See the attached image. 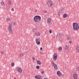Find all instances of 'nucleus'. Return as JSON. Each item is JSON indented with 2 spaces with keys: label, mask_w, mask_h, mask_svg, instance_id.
<instances>
[{
  "label": "nucleus",
  "mask_w": 79,
  "mask_h": 79,
  "mask_svg": "<svg viewBox=\"0 0 79 79\" xmlns=\"http://www.w3.org/2000/svg\"><path fill=\"white\" fill-rule=\"evenodd\" d=\"M37 63H38V64H40H40H42V63H41V62L39 60H37Z\"/></svg>",
  "instance_id": "obj_14"
},
{
  "label": "nucleus",
  "mask_w": 79,
  "mask_h": 79,
  "mask_svg": "<svg viewBox=\"0 0 79 79\" xmlns=\"http://www.w3.org/2000/svg\"><path fill=\"white\" fill-rule=\"evenodd\" d=\"M14 65H15V63H11V66H14Z\"/></svg>",
  "instance_id": "obj_23"
},
{
  "label": "nucleus",
  "mask_w": 79,
  "mask_h": 79,
  "mask_svg": "<svg viewBox=\"0 0 79 79\" xmlns=\"http://www.w3.org/2000/svg\"><path fill=\"white\" fill-rule=\"evenodd\" d=\"M11 10L12 11H14V8H12V9H11Z\"/></svg>",
  "instance_id": "obj_30"
},
{
  "label": "nucleus",
  "mask_w": 79,
  "mask_h": 79,
  "mask_svg": "<svg viewBox=\"0 0 79 79\" xmlns=\"http://www.w3.org/2000/svg\"><path fill=\"white\" fill-rule=\"evenodd\" d=\"M11 29H12V28L11 27V25L9 24V25L8 30L9 31H10V33H12L13 31H11Z\"/></svg>",
  "instance_id": "obj_5"
},
{
  "label": "nucleus",
  "mask_w": 79,
  "mask_h": 79,
  "mask_svg": "<svg viewBox=\"0 0 79 79\" xmlns=\"http://www.w3.org/2000/svg\"><path fill=\"white\" fill-rule=\"evenodd\" d=\"M77 23H73V30H78V28H77Z\"/></svg>",
  "instance_id": "obj_2"
},
{
  "label": "nucleus",
  "mask_w": 79,
  "mask_h": 79,
  "mask_svg": "<svg viewBox=\"0 0 79 79\" xmlns=\"http://www.w3.org/2000/svg\"><path fill=\"white\" fill-rule=\"evenodd\" d=\"M35 35L36 36H39L40 35V33H39L38 32L37 33H35Z\"/></svg>",
  "instance_id": "obj_13"
},
{
  "label": "nucleus",
  "mask_w": 79,
  "mask_h": 79,
  "mask_svg": "<svg viewBox=\"0 0 79 79\" xmlns=\"http://www.w3.org/2000/svg\"><path fill=\"white\" fill-rule=\"evenodd\" d=\"M62 76H64V75H62Z\"/></svg>",
  "instance_id": "obj_48"
},
{
  "label": "nucleus",
  "mask_w": 79,
  "mask_h": 79,
  "mask_svg": "<svg viewBox=\"0 0 79 79\" xmlns=\"http://www.w3.org/2000/svg\"><path fill=\"white\" fill-rule=\"evenodd\" d=\"M69 48V47L68 46V45H66L65 46V49H64V51L65 52H67V50Z\"/></svg>",
  "instance_id": "obj_9"
},
{
  "label": "nucleus",
  "mask_w": 79,
  "mask_h": 79,
  "mask_svg": "<svg viewBox=\"0 0 79 79\" xmlns=\"http://www.w3.org/2000/svg\"><path fill=\"white\" fill-rule=\"evenodd\" d=\"M40 50H42V48L41 47L40 48Z\"/></svg>",
  "instance_id": "obj_39"
},
{
  "label": "nucleus",
  "mask_w": 79,
  "mask_h": 79,
  "mask_svg": "<svg viewBox=\"0 0 79 79\" xmlns=\"http://www.w3.org/2000/svg\"><path fill=\"white\" fill-rule=\"evenodd\" d=\"M69 44H71V43H72V42L71 41H70L69 42Z\"/></svg>",
  "instance_id": "obj_35"
},
{
  "label": "nucleus",
  "mask_w": 79,
  "mask_h": 79,
  "mask_svg": "<svg viewBox=\"0 0 79 79\" xmlns=\"http://www.w3.org/2000/svg\"><path fill=\"white\" fill-rule=\"evenodd\" d=\"M32 60H35V58H32Z\"/></svg>",
  "instance_id": "obj_41"
},
{
  "label": "nucleus",
  "mask_w": 79,
  "mask_h": 79,
  "mask_svg": "<svg viewBox=\"0 0 79 79\" xmlns=\"http://www.w3.org/2000/svg\"><path fill=\"white\" fill-rule=\"evenodd\" d=\"M69 40H71V39H72V38H71V37H70L69 38Z\"/></svg>",
  "instance_id": "obj_32"
},
{
  "label": "nucleus",
  "mask_w": 79,
  "mask_h": 79,
  "mask_svg": "<svg viewBox=\"0 0 79 79\" xmlns=\"http://www.w3.org/2000/svg\"><path fill=\"white\" fill-rule=\"evenodd\" d=\"M35 41L37 45H40V42L39 41V40L36 39Z\"/></svg>",
  "instance_id": "obj_8"
},
{
  "label": "nucleus",
  "mask_w": 79,
  "mask_h": 79,
  "mask_svg": "<svg viewBox=\"0 0 79 79\" xmlns=\"http://www.w3.org/2000/svg\"><path fill=\"white\" fill-rule=\"evenodd\" d=\"M67 16H68V15L66 14H65L63 15V17H64V18H66Z\"/></svg>",
  "instance_id": "obj_17"
},
{
  "label": "nucleus",
  "mask_w": 79,
  "mask_h": 79,
  "mask_svg": "<svg viewBox=\"0 0 79 79\" xmlns=\"http://www.w3.org/2000/svg\"><path fill=\"white\" fill-rule=\"evenodd\" d=\"M41 73L42 74H44V71H43L42 72H41Z\"/></svg>",
  "instance_id": "obj_34"
},
{
  "label": "nucleus",
  "mask_w": 79,
  "mask_h": 79,
  "mask_svg": "<svg viewBox=\"0 0 79 79\" xmlns=\"http://www.w3.org/2000/svg\"><path fill=\"white\" fill-rule=\"evenodd\" d=\"M78 71L79 72V67H78Z\"/></svg>",
  "instance_id": "obj_46"
},
{
  "label": "nucleus",
  "mask_w": 79,
  "mask_h": 79,
  "mask_svg": "<svg viewBox=\"0 0 79 79\" xmlns=\"http://www.w3.org/2000/svg\"><path fill=\"white\" fill-rule=\"evenodd\" d=\"M16 25V23L15 22H14V26H15Z\"/></svg>",
  "instance_id": "obj_31"
},
{
  "label": "nucleus",
  "mask_w": 79,
  "mask_h": 79,
  "mask_svg": "<svg viewBox=\"0 0 79 79\" xmlns=\"http://www.w3.org/2000/svg\"><path fill=\"white\" fill-rule=\"evenodd\" d=\"M37 76H38V77L37 78V79H40V78H39V77L38 75H37Z\"/></svg>",
  "instance_id": "obj_40"
},
{
  "label": "nucleus",
  "mask_w": 79,
  "mask_h": 79,
  "mask_svg": "<svg viewBox=\"0 0 79 79\" xmlns=\"http://www.w3.org/2000/svg\"><path fill=\"white\" fill-rule=\"evenodd\" d=\"M76 71H78V67L77 68H76Z\"/></svg>",
  "instance_id": "obj_27"
},
{
  "label": "nucleus",
  "mask_w": 79,
  "mask_h": 79,
  "mask_svg": "<svg viewBox=\"0 0 79 79\" xmlns=\"http://www.w3.org/2000/svg\"><path fill=\"white\" fill-rule=\"evenodd\" d=\"M7 21H10L11 20V19L10 18H7Z\"/></svg>",
  "instance_id": "obj_26"
},
{
  "label": "nucleus",
  "mask_w": 79,
  "mask_h": 79,
  "mask_svg": "<svg viewBox=\"0 0 79 79\" xmlns=\"http://www.w3.org/2000/svg\"><path fill=\"white\" fill-rule=\"evenodd\" d=\"M38 76L39 78H40V79H42V77H41V76L39 75H38Z\"/></svg>",
  "instance_id": "obj_21"
},
{
  "label": "nucleus",
  "mask_w": 79,
  "mask_h": 79,
  "mask_svg": "<svg viewBox=\"0 0 79 79\" xmlns=\"http://www.w3.org/2000/svg\"><path fill=\"white\" fill-rule=\"evenodd\" d=\"M57 35L59 37H61V36H62V34H61V33H58Z\"/></svg>",
  "instance_id": "obj_12"
},
{
  "label": "nucleus",
  "mask_w": 79,
  "mask_h": 79,
  "mask_svg": "<svg viewBox=\"0 0 79 79\" xmlns=\"http://www.w3.org/2000/svg\"><path fill=\"white\" fill-rule=\"evenodd\" d=\"M36 68L37 69H39L40 68V67L38 65L36 66Z\"/></svg>",
  "instance_id": "obj_20"
},
{
  "label": "nucleus",
  "mask_w": 79,
  "mask_h": 79,
  "mask_svg": "<svg viewBox=\"0 0 79 79\" xmlns=\"http://www.w3.org/2000/svg\"><path fill=\"white\" fill-rule=\"evenodd\" d=\"M35 12H37V10H35Z\"/></svg>",
  "instance_id": "obj_47"
},
{
  "label": "nucleus",
  "mask_w": 79,
  "mask_h": 79,
  "mask_svg": "<svg viewBox=\"0 0 79 79\" xmlns=\"http://www.w3.org/2000/svg\"><path fill=\"white\" fill-rule=\"evenodd\" d=\"M77 52H79V46H77L76 47Z\"/></svg>",
  "instance_id": "obj_15"
},
{
  "label": "nucleus",
  "mask_w": 79,
  "mask_h": 79,
  "mask_svg": "<svg viewBox=\"0 0 79 79\" xmlns=\"http://www.w3.org/2000/svg\"><path fill=\"white\" fill-rule=\"evenodd\" d=\"M63 10V9H61L60 10L61 11H62V12H63V10Z\"/></svg>",
  "instance_id": "obj_33"
},
{
  "label": "nucleus",
  "mask_w": 79,
  "mask_h": 79,
  "mask_svg": "<svg viewBox=\"0 0 79 79\" xmlns=\"http://www.w3.org/2000/svg\"><path fill=\"white\" fill-rule=\"evenodd\" d=\"M35 31H37V28H35Z\"/></svg>",
  "instance_id": "obj_44"
},
{
  "label": "nucleus",
  "mask_w": 79,
  "mask_h": 79,
  "mask_svg": "<svg viewBox=\"0 0 79 79\" xmlns=\"http://www.w3.org/2000/svg\"><path fill=\"white\" fill-rule=\"evenodd\" d=\"M17 70L19 71V73H22V72H23L22 69L20 68H17Z\"/></svg>",
  "instance_id": "obj_10"
},
{
  "label": "nucleus",
  "mask_w": 79,
  "mask_h": 79,
  "mask_svg": "<svg viewBox=\"0 0 79 79\" xmlns=\"http://www.w3.org/2000/svg\"><path fill=\"white\" fill-rule=\"evenodd\" d=\"M53 64L52 66H54V68L56 70H57V69H58V67H57V65H56V64H55V63H54L53 64Z\"/></svg>",
  "instance_id": "obj_6"
},
{
  "label": "nucleus",
  "mask_w": 79,
  "mask_h": 79,
  "mask_svg": "<svg viewBox=\"0 0 79 79\" xmlns=\"http://www.w3.org/2000/svg\"><path fill=\"white\" fill-rule=\"evenodd\" d=\"M44 13H47V11L45 10L43 11Z\"/></svg>",
  "instance_id": "obj_28"
},
{
  "label": "nucleus",
  "mask_w": 79,
  "mask_h": 79,
  "mask_svg": "<svg viewBox=\"0 0 79 79\" xmlns=\"http://www.w3.org/2000/svg\"><path fill=\"white\" fill-rule=\"evenodd\" d=\"M58 58V56L56 53H55L54 54L53 56V59H54V61H56V59Z\"/></svg>",
  "instance_id": "obj_4"
},
{
  "label": "nucleus",
  "mask_w": 79,
  "mask_h": 79,
  "mask_svg": "<svg viewBox=\"0 0 79 79\" xmlns=\"http://www.w3.org/2000/svg\"><path fill=\"white\" fill-rule=\"evenodd\" d=\"M7 4H8V5H11V2L10 1H8L7 2Z\"/></svg>",
  "instance_id": "obj_19"
},
{
  "label": "nucleus",
  "mask_w": 79,
  "mask_h": 79,
  "mask_svg": "<svg viewBox=\"0 0 79 79\" xmlns=\"http://www.w3.org/2000/svg\"><path fill=\"white\" fill-rule=\"evenodd\" d=\"M49 33L50 34H51V33H52V30H49Z\"/></svg>",
  "instance_id": "obj_29"
},
{
  "label": "nucleus",
  "mask_w": 79,
  "mask_h": 79,
  "mask_svg": "<svg viewBox=\"0 0 79 79\" xmlns=\"http://www.w3.org/2000/svg\"><path fill=\"white\" fill-rule=\"evenodd\" d=\"M47 4L49 6H52L53 5V2L51 0L48 1L47 2Z\"/></svg>",
  "instance_id": "obj_3"
},
{
  "label": "nucleus",
  "mask_w": 79,
  "mask_h": 79,
  "mask_svg": "<svg viewBox=\"0 0 79 79\" xmlns=\"http://www.w3.org/2000/svg\"><path fill=\"white\" fill-rule=\"evenodd\" d=\"M20 56L21 57H23V53L20 54Z\"/></svg>",
  "instance_id": "obj_24"
},
{
  "label": "nucleus",
  "mask_w": 79,
  "mask_h": 79,
  "mask_svg": "<svg viewBox=\"0 0 79 79\" xmlns=\"http://www.w3.org/2000/svg\"><path fill=\"white\" fill-rule=\"evenodd\" d=\"M67 39H68V40H69V38H67Z\"/></svg>",
  "instance_id": "obj_45"
},
{
  "label": "nucleus",
  "mask_w": 79,
  "mask_h": 79,
  "mask_svg": "<svg viewBox=\"0 0 79 79\" xmlns=\"http://www.w3.org/2000/svg\"><path fill=\"white\" fill-rule=\"evenodd\" d=\"M77 29H78H78H79V26H77Z\"/></svg>",
  "instance_id": "obj_36"
},
{
  "label": "nucleus",
  "mask_w": 79,
  "mask_h": 79,
  "mask_svg": "<svg viewBox=\"0 0 79 79\" xmlns=\"http://www.w3.org/2000/svg\"><path fill=\"white\" fill-rule=\"evenodd\" d=\"M51 63H52V64H53L54 63H53V61H52L51 62Z\"/></svg>",
  "instance_id": "obj_37"
},
{
  "label": "nucleus",
  "mask_w": 79,
  "mask_h": 79,
  "mask_svg": "<svg viewBox=\"0 0 79 79\" xmlns=\"http://www.w3.org/2000/svg\"><path fill=\"white\" fill-rule=\"evenodd\" d=\"M60 12H59V13H58V15H59V16H60Z\"/></svg>",
  "instance_id": "obj_42"
},
{
  "label": "nucleus",
  "mask_w": 79,
  "mask_h": 79,
  "mask_svg": "<svg viewBox=\"0 0 79 79\" xmlns=\"http://www.w3.org/2000/svg\"><path fill=\"white\" fill-rule=\"evenodd\" d=\"M1 5L2 6H4V5H5V4H4V2H2L1 3Z\"/></svg>",
  "instance_id": "obj_18"
},
{
  "label": "nucleus",
  "mask_w": 79,
  "mask_h": 79,
  "mask_svg": "<svg viewBox=\"0 0 79 79\" xmlns=\"http://www.w3.org/2000/svg\"><path fill=\"white\" fill-rule=\"evenodd\" d=\"M34 32H35L36 31V30H35V29L33 30Z\"/></svg>",
  "instance_id": "obj_43"
},
{
  "label": "nucleus",
  "mask_w": 79,
  "mask_h": 79,
  "mask_svg": "<svg viewBox=\"0 0 79 79\" xmlns=\"http://www.w3.org/2000/svg\"><path fill=\"white\" fill-rule=\"evenodd\" d=\"M47 22L48 23H50L51 22V19L49 18L48 19Z\"/></svg>",
  "instance_id": "obj_16"
},
{
  "label": "nucleus",
  "mask_w": 79,
  "mask_h": 79,
  "mask_svg": "<svg viewBox=\"0 0 79 79\" xmlns=\"http://www.w3.org/2000/svg\"><path fill=\"white\" fill-rule=\"evenodd\" d=\"M1 53L2 55H3L5 53V52L2 51L1 52Z\"/></svg>",
  "instance_id": "obj_25"
},
{
  "label": "nucleus",
  "mask_w": 79,
  "mask_h": 79,
  "mask_svg": "<svg viewBox=\"0 0 79 79\" xmlns=\"http://www.w3.org/2000/svg\"><path fill=\"white\" fill-rule=\"evenodd\" d=\"M38 77L37 76H35V78L37 79Z\"/></svg>",
  "instance_id": "obj_38"
},
{
  "label": "nucleus",
  "mask_w": 79,
  "mask_h": 79,
  "mask_svg": "<svg viewBox=\"0 0 79 79\" xmlns=\"http://www.w3.org/2000/svg\"><path fill=\"white\" fill-rule=\"evenodd\" d=\"M73 76V78L75 79H77V77H78V75L76 73L74 74Z\"/></svg>",
  "instance_id": "obj_7"
},
{
  "label": "nucleus",
  "mask_w": 79,
  "mask_h": 79,
  "mask_svg": "<svg viewBox=\"0 0 79 79\" xmlns=\"http://www.w3.org/2000/svg\"><path fill=\"white\" fill-rule=\"evenodd\" d=\"M40 20H41V17L39 15L35 16L34 18V21L35 23L38 22L39 21H40Z\"/></svg>",
  "instance_id": "obj_1"
},
{
  "label": "nucleus",
  "mask_w": 79,
  "mask_h": 79,
  "mask_svg": "<svg viewBox=\"0 0 79 79\" xmlns=\"http://www.w3.org/2000/svg\"><path fill=\"white\" fill-rule=\"evenodd\" d=\"M57 74L58 75V76H61V72L60 71H58L57 72Z\"/></svg>",
  "instance_id": "obj_11"
},
{
  "label": "nucleus",
  "mask_w": 79,
  "mask_h": 79,
  "mask_svg": "<svg viewBox=\"0 0 79 79\" xmlns=\"http://www.w3.org/2000/svg\"><path fill=\"white\" fill-rule=\"evenodd\" d=\"M59 51H61V50H62V48L61 47H60L59 48Z\"/></svg>",
  "instance_id": "obj_22"
}]
</instances>
